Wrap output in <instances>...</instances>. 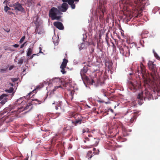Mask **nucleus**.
Wrapping results in <instances>:
<instances>
[{
    "label": "nucleus",
    "instance_id": "obj_1",
    "mask_svg": "<svg viewBox=\"0 0 160 160\" xmlns=\"http://www.w3.org/2000/svg\"><path fill=\"white\" fill-rule=\"evenodd\" d=\"M148 0H120L119 6L124 11H130V13L126 14V18L127 21H130L132 17H140L146 6L149 5Z\"/></svg>",
    "mask_w": 160,
    "mask_h": 160
},
{
    "label": "nucleus",
    "instance_id": "obj_2",
    "mask_svg": "<svg viewBox=\"0 0 160 160\" xmlns=\"http://www.w3.org/2000/svg\"><path fill=\"white\" fill-rule=\"evenodd\" d=\"M68 4L66 3H63L61 6L58 7V9L56 8H52L49 11V15L52 20H59L61 17L60 16H57L62 13L60 11L64 12L68 9Z\"/></svg>",
    "mask_w": 160,
    "mask_h": 160
},
{
    "label": "nucleus",
    "instance_id": "obj_3",
    "mask_svg": "<svg viewBox=\"0 0 160 160\" xmlns=\"http://www.w3.org/2000/svg\"><path fill=\"white\" fill-rule=\"evenodd\" d=\"M88 69V65H85L84 66L83 68L82 69L80 72V74L82 79V80L85 79L87 83L90 85H92L93 83H95L97 80V78H88L85 74L87 72Z\"/></svg>",
    "mask_w": 160,
    "mask_h": 160
},
{
    "label": "nucleus",
    "instance_id": "obj_4",
    "mask_svg": "<svg viewBox=\"0 0 160 160\" xmlns=\"http://www.w3.org/2000/svg\"><path fill=\"white\" fill-rule=\"evenodd\" d=\"M118 47L120 53L123 56L126 57L129 56L130 52L128 47L126 45H124L123 46H118Z\"/></svg>",
    "mask_w": 160,
    "mask_h": 160
},
{
    "label": "nucleus",
    "instance_id": "obj_5",
    "mask_svg": "<svg viewBox=\"0 0 160 160\" xmlns=\"http://www.w3.org/2000/svg\"><path fill=\"white\" fill-rule=\"evenodd\" d=\"M23 98V97L20 98L15 102V103L14 105H12L11 106H10L9 107V109H11H11H15L16 106L19 104H21V105H22L26 103V101L22 100Z\"/></svg>",
    "mask_w": 160,
    "mask_h": 160
},
{
    "label": "nucleus",
    "instance_id": "obj_6",
    "mask_svg": "<svg viewBox=\"0 0 160 160\" xmlns=\"http://www.w3.org/2000/svg\"><path fill=\"white\" fill-rule=\"evenodd\" d=\"M13 7L14 9L16 11L20 12L22 13H24L25 12V9L23 8L21 4L18 2H16L13 4Z\"/></svg>",
    "mask_w": 160,
    "mask_h": 160
},
{
    "label": "nucleus",
    "instance_id": "obj_7",
    "mask_svg": "<svg viewBox=\"0 0 160 160\" xmlns=\"http://www.w3.org/2000/svg\"><path fill=\"white\" fill-rule=\"evenodd\" d=\"M145 72L146 70L145 66L143 64L141 63L140 66L138 67L137 72L138 74H140L143 76L145 74Z\"/></svg>",
    "mask_w": 160,
    "mask_h": 160
},
{
    "label": "nucleus",
    "instance_id": "obj_8",
    "mask_svg": "<svg viewBox=\"0 0 160 160\" xmlns=\"http://www.w3.org/2000/svg\"><path fill=\"white\" fill-rule=\"evenodd\" d=\"M52 104L53 105H55V108L56 110L60 109L61 112H64V110L62 108L61 105L62 104V101H58V102H54Z\"/></svg>",
    "mask_w": 160,
    "mask_h": 160
},
{
    "label": "nucleus",
    "instance_id": "obj_9",
    "mask_svg": "<svg viewBox=\"0 0 160 160\" xmlns=\"http://www.w3.org/2000/svg\"><path fill=\"white\" fill-rule=\"evenodd\" d=\"M53 25L57 28L59 30H63L64 28V27L62 24L60 22H55L53 23Z\"/></svg>",
    "mask_w": 160,
    "mask_h": 160
},
{
    "label": "nucleus",
    "instance_id": "obj_10",
    "mask_svg": "<svg viewBox=\"0 0 160 160\" xmlns=\"http://www.w3.org/2000/svg\"><path fill=\"white\" fill-rule=\"evenodd\" d=\"M137 83L136 82H133L132 81H128V84L131 90H135L137 86Z\"/></svg>",
    "mask_w": 160,
    "mask_h": 160
},
{
    "label": "nucleus",
    "instance_id": "obj_11",
    "mask_svg": "<svg viewBox=\"0 0 160 160\" xmlns=\"http://www.w3.org/2000/svg\"><path fill=\"white\" fill-rule=\"evenodd\" d=\"M31 104L30 103H29L28 104H27V106L25 107H24V108L22 107H20L19 108L18 107L17 108L18 109L17 110H15L13 112L12 111V112H21L22 111H23L24 110L28 109L29 108V107L30 106H31Z\"/></svg>",
    "mask_w": 160,
    "mask_h": 160
},
{
    "label": "nucleus",
    "instance_id": "obj_12",
    "mask_svg": "<svg viewBox=\"0 0 160 160\" xmlns=\"http://www.w3.org/2000/svg\"><path fill=\"white\" fill-rule=\"evenodd\" d=\"M34 0H27L26 5L29 7L33 8L34 6Z\"/></svg>",
    "mask_w": 160,
    "mask_h": 160
},
{
    "label": "nucleus",
    "instance_id": "obj_13",
    "mask_svg": "<svg viewBox=\"0 0 160 160\" xmlns=\"http://www.w3.org/2000/svg\"><path fill=\"white\" fill-rule=\"evenodd\" d=\"M40 88V87L39 85L37 86L36 87V88L32 92H30L29 93H28V95H27V96L26 97V98L27 99H28V98L30 96V95L32 94V93H36L37 92V90L39 89Z\"/></svg>",
    "mask_w": 160,
    "mask_h": 160
},
{
    "label": "nucleus",
    "instance_id": "obj_14",
    "mask_svg": "<svg viewBox=\"0 0 160 160\" xmlns=\"http://www.w3.org/2000/svg\"><path fill=\"white\" fill-rule=\"evenodd\" d=\"M137 98L138 99V104L140 105H141L143 103L142 94L139 93L137 96Z\"/></svg>",
    "mask_w": 160,
    "mask_h": 160
},
{
    "label": "nucleus",
    "instance_id": "obj_15",
    "mask_svg": "<svg viewBox=\"0 0 160 160\" xmlns=\"http://www.w3.org/2000/svg\"><path fill=\"white\" fill-rule=\"evenodd\" d=\"M60 82V79L58 78H53L52 80H50V82L51 84L57 83Z\"/></svg>",
    "mask_w": 160,
    "mask_h": 160
},
{
    "label": "nucleus",
    "instance_id": "obj_16",
    "mask_svg": "<svg viewBox=\"0 0 160 160\" xmlns=\"http://www.w3.org/2000/svg\"><path fill=\"white\" fill-rule=\"evenodd\" d=\"M68 62V60L65 58L63 59V62L60 66V68H65L66 67L67 64Z\"/></svg>",
    "mask_w": 160,
    "mask_h": 160
},
{
    "label": "nucleus",
    "instance_id": "obj_17",
    "mask_svg": "<svg viewBox=\"0 0 160 160\" xmlns=\"http://www.w3.org/2000/svg\"><path fill=\"white\" fill-rule=\"evenodd\" d=\"M33 46L32 45H30L28 50L27 56H29L31 55L32 53V51Z\"/></svg>",
    "mask_w": 160,
    "mask_h": 160
},
{
    "label": "nucleus",
    "instance_id": "obj_18",
    "mask_svg": "<svg viewBox=\"0 0 160 160\" xmlns=\"http://www.w3.org/2000/svg\"><path fill=\"white\" fill-rule=\"evenodd\" d=\"M35 32H36V33H38V34H41L43 32V30L42 28H37L35 29Z\"/></svg>",
    "mask_w": 160,
    "mask_h": 160
},
{
    "label": "nucleus",
    "instance_id": "obj_19",
    "mask_svg": "<svg viewBox=\"0 0 160 160\" xmlns=\"http://www.w3.org/2000/svg\"><path fill=\"white\" fill-rule=\"evenodd\" d=\"M105 64L106 66L108 67V69L110 70L112 64V62H106Z\"/></svg>",
    "mask_w": 160,
    "mask_h": 160
},
{
    "label": "nucleus",
    "instance_id": "obj_20",
    "mask_svg": "<svg viewBox=\"0 0 160 160\" xmlns=\"http://www.w3.org/2000/svg\"><path fill=\"white\" fill-rule=\"evenodd\" d=\"M149 69L152 70L153 72H155L156 69V65L155 64H153L149 67Z\"/></svg>",
    "mask_w": 160,
    "mask_h": 160
},
{
    "label": "nucleus",
    "instance_id": "obj_21",
    "mask_svg": "<svg viewBox=\"0 0 160 160\" xmlns=\"http://www.w3.org/2000/svg\"><path fill=\"white\" fill-rule=\"evenodd\" d=\"M92 151H89L87 153L86 155V158H88V159L91 158L93 156L92 154L91 155L92 153Z\"/></svg>",
    "mask_w": 160,
    "mask_h": 160
},
{
    "label": "nucleus",
    "instance_id": "obj_22",
    "mask_svg": "<svg viewBox=\"0 0 160 160\" xmlns=\"http://www.w3.org/2000/svg\"><path fill=\"white\" fill-rule=\"evenodd\" d=\"M82 121V118L80 117L78 119H76L75 121L73 123H74L76 125L77 124H80Z\"/></svg>",
    "mask_w": 160,
    "mask_h": 160
},
{
    "label": "nucleus",
    "instance_id": "obj_23",
    "mask_svg": "<svg viewBox=\"0 0 160 160\" xmlns=\"http://www.w3.org/2000/svg\"><path fill=\"white\" fill-rule=\"evenodd\" d=\"M7 99L8 98H6V97H4L3 99L1 100L0 103L2 105L4 104L7 101Z\"/></svg>",
    "mask_w": 160,
    "mask_h": 160
},
{
    "label": "nucleus",
    "instance_id": "obj_24",
    "mask_svg": "<svg viewBox=\"0 0 160 160\" xmlns=\"http://www.w3.org/2000/svg\"><path fill=\"white\" fill-rule=\"evenodd\" d=\"M136 117H135V114H133L132 115V118L130 120V122L131 123L133 122L134 120H136Z\"/></svg>",
    "mask_w": 160,
    "mask_h": 160
},
{
    "label": "nucleus",
    "instance_id": "obj_25",
    "mask_svg": "<svg viewBox=\"0 0 160 160\" xmlns=\"http://www.w3.org/2000/svg\"><path fill=\"white\" fill-rule=\"evenodd\" d=\"M129 47L130 48H136V44L134 42L131 43H129Z\"/></svg>",
    "mask_w": 160,
    "mask_h": 160
},
{
    "label": "nucleus",
    "instance_id": "obj_26",
    "mask_svg": "<svg viewBox=\"0 0 160 160\" xmlns=\"http://www.w3.org/2000/svg\"><path fill=\"white\" fill-rule=\"evenodd\" d=\"M128 130H126L125 128H123L122 131L124 136L125 137L128 135V134L127 133Z\"/></svg>",
    "mask_w": 160,
    "mask_h": 160
},
{
    "label": "nucleus",
    "instance_id": "obj_27",
    "mask_svg": "<svg viewBox=\"0 0 160 160\" xmlns=\"http://www.w3.org/2000/svg\"><path fill=\"white\" fill-rule=\"evenodd\" d=\"M153 52L154 54V55L155 58L159 60H160V57L158 55V54L155 52L154 50H153Z\"/></svg>",
    "mask_w": 160,
    "mask_h": 160
},
{
    "label": "nucleus",
    "instance_id": "obj_28",
    "mask_svg": "<svg viewBox=\"0 0 160 160\" xmlns=\"http://www.w3.org/2000/svg\"><path fill=\"white\" fill-rule=\"evenodd\" d=\"M23 59L22 58H21L18 61V63L21 66L23 62Z\"/></svg>",
    "mask_w": 160,
    "mask_h": 160
},
{
    "label": "nucleus",
    "instance_id": "obj_29",
    "mask_svg": "<svg viewBox=\"0 0 160 160\" xmlns=\"http://www.w3.org/2000/svg\"><path fill=\"white\" fill-rule=\"evenodd\" d=\"M13 88H11L9 89H6L5 91L9 93H11L13 91Z\"/></svg>",
    "mask_w": 160,
    "mask_h": 160
},
{
    "label": "nucleus",
    "instance_id": "obj_30",
    "mask_svg": "<svg viewBox=\"0 0 160 160\" xmlns=\"http://www.w3.org/2000/svg\"><path fill=\"white\" fill-rule=\"evenodd\" d=\"M84 44V38H83V42H82L81 43V46L79 47V49L80 50H81L84 47H82V45L83 44Z\"/></svg>",
    "mask_w": 160,
    "mask_h": 160
},
{
    "label": "nucleus",
    "instance_id": "obj_31",
    "mask_svg": "<svg viewBox=\"0 0 160 160\" xmlns=\"http://www.w3.org/2000/svg\"><path fill=\"white\" fill-rule=\"evenodd\" d=\"M148 31H145V32H143L142 33V34L141 35L142 37V38H143L144 37H146V36H144V35H145V34H148Z\"/></svg>",
    "mask_w": 160,
    "mask_h": 160
},
{
    "label": "nucleus",
    "instance_id": "obj_32",
    "mask_svg": "<svg viewBox=\"0 0 160 160\" xmlns=\"http://www.w3.org/2000/svg\"><path fill=\"white\" fill-rule=\"evenodd\" d=\"M7 95L5 94H3L0 96V101L4 97L7 96Z\"/></svg>",
    "mask_w": 160,
    "mask_h": 160
},
{
    "label": "nucleus",
    "instance_id": "obj_33",
    "mask_svg": "<svg viewBox=\"0 0 160 160\" xmlns=\"http://www.w3.org/2000/svg\"><path fill=\"white\" fill-rule=\"evenodd\" d=\"M54 37L52 38V39L53 40V43L55 45H56V46L58 44V42H59V40H58V39L56 41V42H55V41L54 40Z\"/></svg>",
    "mask_w": 160,
    "mask_h": 160
},
{
    "label": "nucleus",
    "instance_id": "obj_34",
    "mask_svg": "<svg viewBox=\"0 0 160 160\" xmlns=\"http://www.w3.org/2000/svg\"><path fill=\"white\" fill-rule=\"evenodd\" d=\"M11 9V8L7 6L4 7V10L5 12H7L8 10Z\"/></svg>",
    "mask_w": 160,
    "mask_h": 160
},
{
    "label": "nucleus",
    "instance_id": "obj_35",
    "mask_svg": "<svg viewBox=\"0 0 160 160\" xmlns=\"http://www.w3.org/2000/svg\"><path fill=\"white\" fill-rule=\"evenodd\" d=\"M144 43V41L143 40V39H141L140 40V43L143 47H144L143 44Z\"/></svg>",
    "mask_w": 160,
    "mask_h": 160
},
{
    "label": "nucleus",
    "instance_id": "obj_36",
    "mask_svg": "<svg viewBox=\"0 0 160 160\" xmlns=\"http://www.w3.org/2000/svg\"><path fill=\"white\" fill-rule=\"evenodd\" d=\"M68 2L70 5L74 3V0H68Z\"/></svg>",
    "mask_w": 160,
    "mask_h": 160
},
{
    "label": "nucleus",
    "instance_id": "obj_37",
    "mask_svg": "<svg viewBox=\"0 0 160 160\" xmlns=\"http://www.w3.org/2000/svg\"><path fill=\"white\" fill-rule=\"evenodd\" d=\"M153 62H152V61H149L148 63V67H150V66L152 65L153 64Z\"/></svg>",
    "mask_w": 160,
    "mask_h": 160
},
{
    "label": "nucleus",
    "instance_id": "obj_38",
    "mask_svg": "<svg viewBox=\"0 0 160 160\" xmlns=\"http://www.w3.org/2000/svg\"><path fill=\"white\" fill-rule=\"evenodd\" d=\"M25 36H24L22 37L21 38V39L19 41V42L20 43H22L23 41L25 39Z\"/></svg>",
    "mask_w": 160,
    "mask_h": 160
},
{
    "label": "nucleus",
    "instance_id": "obj_39",
    "mask_svg": "<svg viewBox=\"0 0 160 160\" xmlns=\"http://www.w3.org/2000/svg\"><path fill=\"white\" fill-rule=\"evenodd\" d=\"M157 92L158 95L160 96V87L158 88Z\"/></svg>",
    "mask_w": 160,
    "mask_h": 160
},
{
    "label": "nucleus",
    "instance_id": "obj_40",
    "mask_svg": "<svg viewBox=\"0 0 160 160\" xmlns=\"http://www.w3.org/2000/svg\"><path fill=\"white\" fill-rule=\"evenodd\" d=\"M6 71H7L6 68L1 69L0 70V72H1L4 73V72H6Z\"/></svg>",
    "mask_w": 160,
    "mask_h": 160
},
{
    "label": "nucleus",
    "instance_id": "obj_41",
    "mask_svg": "<svg viewBox=\"0 0 160 160\" xmlns=\"http://www.w3.org/2000/svg\"><path fill=\"white\" fill-rule=\"evenodd\" d=\"M59 88H62V87L61 86H56L55 87L54 89L53 90V91H55L56 90Z\"/></svg>",
    "mask_w": 160,
    "mask_h": 160
},
{
    "label": "nucleus",
    "instance_id": "obj_42",
    "mask_svg": "<svg viewBox=\"0 0 160 160\" xmlns=\"http://www.w3.org/2000/svg\"><path fill=\"white\" fill-rule=\"evenodd\" d=\"M61 69V72L63 74H64L66 73V71H65V68H60Z\"/></svg>",
    "mask_w": 160,
    "mask_h": 160
},
{
    "label": "nucleus",
    "instance_id": "obj_43",
    "mask_svg": "<svg viewBox=\"0 0 160 160\" xmlns=\"http://www.w3.org/2000/svg\"><path fill=\"white\" fill-rule=\"evenodd\" d=\"M50 83V81L49 82H48V81H44L43 83V84L44 85H49Z\"/></svg>",
    "mask_w": 160,
    "mask_h": 160
},
{
    "label": "nucleus",
    "instance_id": "obj_44",
    "mask_svg": "<svg viewBox=\"0 0 160 160\" xmlns=\"http://www.w3.org/2000/svg\"><path fill=\"white\" fill-rule=\"evenodd\" d=\"M18 79V78H11V80L13 82H14L17 81Z\"/></svg>",
    "mask_w": 160,
    "mask_h": 160
},
{
    "label": "nucleus",
    "instance_id": "obj_45",
    "mask_svg": "<svg viewBox=\"0 0 160 160\" xmlns=\"http://www.w3.org/2000/svg\"><path fill=\"white\" fill-rule=\"evenodd\" d=\"M70 5L72 9H74L75 8V4H74V3Z\"/></svg>",
    "mask_w": 160,
    "mask_h": 160
},
{
    "label": "nucleus",
    "instance_id": "obj_46",
    "mask_svg": "<svg viewBox=\"0 0 160 160\" xmlns=\"http://www.w3.org/2000/svg\"><path fill=\"white\" fill-rule=\"evenodd\" d=\"M32 101H36L37 102H38L39 103H38V104H40V103L39 102H41V101H39L37 99H32Z\"/></svg>",
    "mask_w": 160,
    "mask_h": 160
},
{
    "label": "nucleus",
    "instance_id": "obj_47",
    "mask_svg": "<svg viewBox=\"0 0 160 160\" xmlns=\"http://www.w3.org/2000/svg\"><path fill=\"white\" fill-rule=\"evenodd\" d=\"M35 19L36 20V21H35V24H36L38 22V17H35L33 19V20H34Z\"/></svg>",
    "mask_w": 160,
    "mask_h": 160
},
{
    "label": "nucleus",
    "instance_id": "obj_48",
    "mask_svg": "<svg viewBox=\"0 0 160 160\" xmlns=\"http://www.w3.org/2000/svg\"><path fill=\"white\" fill-rule=\"evenodd\" d=\"M12 46L14 48H17L19 47V45L17 44H15L12 45Z\"/></svg>",
    "mask_w": 160,
    "mask_h": 160
},
{
    "label": "nucleus",
    "instance_id": "obj_49",
    "mask_svg": "<svg viewBox=\"0 0 160 160\" xmlns=\"http://www.w3.org/2000/svg\"><path fill=\"white\" fill-rule=\"evenodd\" d=\"M40 116V117H42V115H38V116L36 118V119H35V120H36V121H38L39 120V116Z\"/></svg>",
    "mask_w": 160,
    "mask_h": 160
},
{
    "label": "nucleus",
    "instance_id": "obj_50",
    "mask_svg": "<svg viewBox=\"0 0 160 160\" xmlns=\"http://www.w3.org/2000/svg\"><path fill=\"white\" fill-rule=\"evenodd\" d=\"M36 123L38 125H41L42 124V121H40V122L38 121V122H37Z\"/></svg>",
    "mask_w": 160,
    "mask_h": 160
},
{
    "label": "nucleus",
    "instance_id": "obj_51",
    "mask_svg": "<svg viewBox=\"0 0 160 160\" xmlns=\"http://www.w3.org/2000/svg\"><path fill=\"white\" fill-rule=\"evenodd\" d=\"M68 0H62V1L64 3L68 2Z\"/></svg>",
    "mask_w": 160,
    "mask_h": 160
},
{
    "label": "nucleus",
    "instance_id": "obj_52",
    "mask_svg": "<svg viewBox=\"0 0 160 160\" xmlns=\"http://www.w3.org/2000/svg\"><path fill=\"white\" fill-rule=\"evenodd\" d=\"M24 44H25V43H23V44L21 45L20 46V48H22L24 46Z\"/></svg>",
    "mask_w": 160,
    "mask_h": 160
},
{
    "label": "nucleus",
    "instance_id": "obj_53",
    "mask_svg": "<svg viewBox=\"0 0 160 160\" xmlns=\"http://www.w3.org/2000/svg\"><path fill=\"white\" fill-rule=\"evenodd\" d=\"M99 150H98L97 152H93V153H95L96 154H98L99 153Z\"/></svg>",
    "mask_w": 160,
    "mask_h": 160
},
{
    "label": "nucleus",
    "instance_id": "obj_54",
    "mask_svg": "<svg viewBox=\"0 0 160 160\" xmlns=\"http://www.w3.org/2000/svg\"><path fill=\"white\" fill-rule=\"evenodd\" d=\"M86 132H90L88 128H86L85 129Z\"/></svg>",
    "mask_w": 160,
    "mask_h": 160
},
{
    "label": "nucleus",
    "instance_id": "obj_55",
    "mask_svg": "<svg viewBox=\"0 0 160 160\" xmlns=\"http://www.w3.org/2000/svg\"><path fill=\"white\" fill-rule=\"evenodd\" d=\"M49 132H48V133H45V134H44V135H46V136H44V137H45V136H48L49 134Z\"/></svg>",
    "mask_w": 160,
    "mask_h": 160
},
{
    "label": "nucleus",
    "instance_id": "obj_56",
    "mask_svg": "<svg viewBox=\"0 0 160 160\" xmlns=\"http://www.w3.org/2000/svg\"><path fill=\"white\" fill-rule=\"evenodd\" d=\"M36 55V54H33L30 58V59H31L33 58V56Z\"/></svg>",
    "mask_w": 160,
    "mask_h": 160
},
{
    "label": "nucleus",
    "instance_id": "obj_57",
    "mask_svg": "<svg viewBox=\"0 0 160 160\" xmlns=\"http://www.w3.org/2000/svg\"><path fill=\"white\" fill-rule=\"evenodd\" d=\"M110 102H109V101H108V102H105V104H109V103H110Z\"/></svg>",
    "mask_w": 160,
    "mask_h": 160
},
{
    "label": "nucleus",
    "instance_id": "obj_58",
    "mask_svg": "<svg viewBox=\"0 0 160 160\" xmlns=\"http://www.w3.org/2000/svg\"><path fill=\"white\" fill-rule=\"evenodd\" d=\"M97 141H96V146L98 144V140L97 139Z\"/></svg>",
    "mask_w": 160,
    "mask_h": 160
},
{
    "label": "nucleus",
    "instance_id": "obj_59",
    "mask_svg": "<svg viewBox=\"0 0 160 160\" xmlns=\"http://www.w3.org/2000/svg\"><path fill=\"white\" fill-rule=\"evenodd\" d=\"M85 132H86L85 129H83V131H82V133H85Z\"/></svg>",
    "mask_w": 160,
    "mask_h": 160
},
{
    "label": "nucleus",
    "instance_id": "obj_60",
    "mask_svg": "<svg viewBox=\"0 0 160 160\" xmlns=\"http://www.w3.org/2000/svg\"><path fill=\"white\" fill-rule=\"evenodd\" d=\"M109 110H110V111L112 113H113V110L112 109H109Z\"/></svg>",
    "mask_w": 160,
    "mask_h": 160
},
{
    "label": "nucleus",
    "instance_id": "obj_61",
    "mask_svg": "<svg viewBox=\"0 0 160 160\" xmlns=\"http://www.w3.org/2000/svg\"><path fill=\"white\" fill-rule=\"evenodd\" d=\"M13 68V67H9V70H12Z\"/></svg>",
    "mask_w": 160,
    "mask_h": 160
},
{
    "label": "nucleus",
    "instance_id": "obj_62",
    "mask_svg": "<svg viewBox=\"0 0 160 160\" xmlns=\"http://www.w3.org/2000/svg\"><path fill=\"white\" fill-rule=\"evenodd\" d=\"M142 61L143 62H144L145 61L144 59V58L143 57H142Z\"/></svg>",
    "mask_w": 160,
    "mask_h": 160
},
{
    "label": "nucleus",
    "instance_id": "obj_63",
    "mask_svg": "<svg viewBox=\"0 0 160 160\" xmlns=\"http://www.w3.org/2000/svg\"><path fill=\"white\" fill-rule=\"evenodd\" d=\"M74 2H78L79 1V0H74Z\"/></svg>",
    "mask_w": 160,
    "mask_h": 160
},
{
    "label": "nucleus",
    "instance_id": "obj_64",
    "mask_svg": "<svg viewBox=\"0 0 160 160\" xmlns=\"http://www.w3.org/2000/svg\"><path fill=\"white\" fill-rule=\"evenodd\" d=\"M96 150V148H93V151H94V152H95V151Z\"/></svg>",
    "mask_w": 160,
    "mask_h": 160
}]
</instances>
